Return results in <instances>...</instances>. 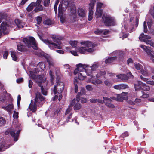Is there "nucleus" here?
<instances>
[{"instance_id":"1","label":"nucleus","mask_w":154,"mask_h":154,"mask_svg":"<svg viewBox=\"0 0 154 154\" xmlns=\"http://www.w3.org/2000/svg\"><path fill=\"white\" fill-rule=\"evenodd\" d=\"M88 66V65L79 64L77 65V68L74 70V73L75 75L78 74V79L80 80H84L85 77V74L92 77L93 76L92 73L93 71L92 70L91 67L85 69L86 67Z\"/></svg>"},{"instance_id":"2","label":"nucleus","mask_w":154,"mask_h":154,"mask_svg":"<svg viewBox=\"0 0 154 154\" xmlns=\"http://www.w3.org/2000/svg\"><path fill=\"white\" fill-rule=\"evenodd\" d=\"M45 98L39 93L36 94V97L34 100H32L29 107L30 110L33 112H35L37 108V106H41L44 101Z\"/></svg>"},{"instance_id":"3","label":"nucleus","mask_w":154,"mask_h":154,"mask_svg":"<svg viewBox=\"0 0 154 154\" xmlns=\"http://www.w3.org/2000/svg\"><path fill=\"white\" fill-rule=\"evenodd\" d=\"M80 43L83 46L79 48L78 51L81 54H84L86 52L92 53L96 49L95 48L96 45L91 42L84 41L81 42Z\"/></svg>"},{"instance_id":"4","label":"nucleus","mask_w":154,"mask_h":154,"mask_svg":"<svg viewBox=\"0 0 154 154\" xmlns=\"http://www.w3.org/2000/svg\"><path fill=\"white\" fill-rule=\"evenodd\" d=\"M52 39L54 42H53L52 41L48 40H45L44 41V42L51 49H54V48L61 49L62 43L60 40L63 39V38L53 36L52 37Z\"/></svg>"},{"instance_id":"5","label":"nucleus","mask_w":154,"mask_h":154,"mask_svg":"<svg viewBox=\"0 0 154 154\" xmlns=\"http://www.w3.org/2000/svg\"><path fill=\"white\" fill-rule=\"evenodd\" d=\"M102 19L106 26H112L116 25V22L114 18L107 14L103 15Z\"/></svg>"},{"instance_id":"6","label":"nucleus","mask_w":154,"mask_h":154,"mask_svg":"<svg viewBox=\"0 0 154 154\" xmlns=\"http://www.w3.org/2000/svg\"><path fill=\"white\" fill-rule=\"evenodd\" d=\"M23 41L28 48L32 47L35 50L37 49V45L33 37H30L28 38H24Z\"/></svg>"},{"instance_id":"7","label":"nucleus","mask_w":154,"mask_h":154,"mask_svg":"<svg viewBox=\"0 0 154 154\" xmlns=\"http://www.w3.org/2000/svg\"><path fill=\"white\" fill-rule=\"evenodd\" d=\"M151 37L149 36L145 35L142 33L139 37V39L141 41L145 42L147 45H150V46L154 48V42L149 40Z\"/></svg>"},{"instance_id":"8","label":"nucleus","mask_w":154,"mask_h":154,"mask_svg":"<svg viewBox=\"0 0 154 154\" xmlns=\"http://www.w3.org/2000/svg\"><path fill=\"white\" fill-rule=\"evenodd\" d=\"M57 85H55L53 89L54 94H55L57 92L58 94L61 93L63 91L64 88L63 83L58 80L57 81Z\"/></svg>"},{"instance_id":"9","label":"nucleus","mask_w":154,"mask_h":154,"mask_svg":"<svg viewBox=\"0 0 154 154\" xmlns=\"http://www.w3.org/2000/svg\"><path fill=\"white\" fill-rule=\"evenodd\" d=\"M139 46L147 53L148 55L149 56L151 60L154 63V51H151L149 48L150 47L146 46L144 45H140Z\"/></svg>"},{"instance_id":"10","label":"nucleus","mask_w":154,"mask_h":154,"mask_svg":"<svg viewBox=\"0 0 154 154\" xmlns=\"http://www.w3.org/2000/svg\"><path fill=\"white\" fill-rule=\"evenodd\" d=\"M128 93L123 92L122 93L117 95L116 98L114 97H111L112 99H115L119 101H123V100H127L128 99Z\"/></svg>"},{"instance_id":"11","label":"nucleus","mask_w":154,"mask_h":154,"mask_svg":"<svg viewBox=\"0 0 154 154\" xmlns=\"http://www.w3.org/2000/svg\"><path fill=\"white\" fill-rule=\"evenodd\" d=\"M79 100V98L76 97V99H73L70 103V106H74V109L75 110L80 109L81 108V106L79 103H78Z\"/></svg>"},{"instance_id":"12","label":"nucleus","mask_w":154,"mask_h":154,"mask_svg":"<svg viewBox=\"0 0 154 154\" xmlns=\"http://www.w3.org/2000/svg\"><path fill=\"white\" fill-rule=\"evenodd\" d=\"M2 26L0 27V38L3 34L6 35L8 33V31L6 30L9 28L8 24L6 23H2Z\"/></svg>"},{"instance_id":"13","label":"nucleus","mask_w":154,"mask_h":154,"mask_svg":"<svg viewBox=\"0 0 154 154\" xmlns=\"http://www.w3.org/2000/svg\"><path fill=\"white\" fill-rule=\"evenodd\" d=\"M43 75L37 76L35 75H31V77L33 79H34L35 82L38 84L39 86H41V83L44 82Z\"/></svg>"},{"instance_id":"14","label":"nucleus","mask_w":154,"mask_h":154,"mask_svg":"<svg viewBox=\"0 0 154 154\" xmlns=\"http://www.w3.org/2000/svg\"><path fill=\"white\" fill-rule=\"evenodd\" d=\"M68 0H63L59 5L58 10H66L68 6Z\"/></svg>"},{"instance_id":"15","label":"nucleus","mask_w":154,"mask_h":154,"mask_svg":"<svg viewBox=\"0 0 154 154\" xmlns=\"http://www.w3.org/2000/svg\"><path fill=\"white\" fill-rule=\"evenodd\" d=\"M88 79L89 80L88 81V82H91L96 85H98L102 83V82L101 80L98 79L97 78H96L93 76Z\"/></svg>"},{"instance_id":"16","label":"nucleus","mask_w":154,"mask_h":154,"mask_svg":"<svg viewBox=\"0 0 154 154\" xmlns=\"http://www.w3.org/2000/svg\"><path fill=\"white\" fill-rule=\"evenodd\" d=\"M20 132V130H13L10 132V134L11 136L14 137V140L15 141H17L18 140L19 134Z\"/></svg>"},{"instance_id":"17","label":"nucleus","mask_w":154,"mask_h":154,"mask_svg":"<svg viewBox=\"0 0 154 154\" xmlns=\"http://www.w3.org/2000/svg\"><path fill=\"white\" fill-rule=\"evenodd\" d=\"M58 17L60 18V21L62 23L65 21L66 16L64 13V10H58Z\"/></svg>"},{"instance_id":"18","label":"nucleus","mask_w":154,"mask_h":154,"mask_svg":"<svg viewBox=\"0 0 154 154\" xmlns=\"http://www.w3.org/2000/svg\"><path fill=\"white\" fill-rule=\"evenodd\" d=\"M42 0H37L35 3V8L34 10H43V6L41 4Z\"/></svg>"},{"instance_id":"19","label":"nucleus","mask_w":154,"mask_h":154,"mask_svg":"<svg viewBox=\"0 0 154 154\" xmlns=\"http://www.w3.org/2000/svg\"><path fill=\"white\" fill-rule=\"evenodd\" d=\"M45 57L47 59V61L48 62L49 66H54V63L53 61V59L51 57L48 55L45 56Z\"/></svg>"},{"instance_id":"20","label":"nucleus","mask_w":154,"mask_h":154,"mask_svg":"<svg viewBox=\"0 0 154 154\" xmlns=\"http://www.w3.org/2000/svg\"><path fill=\"white\" fill-rule=\"evenodd\" d=\"M15 22L16 25L19 28H23L25 24L22 22L19 19H16L15 20Z\"/></svg>"},{"instance_id":"21","label":"nucleus","mask_w":154,"mask_h":154,"mask_svg":"<svg viewBox=\"0 0 154 154\" xmlns=\"http://www.w3.org/2000/svg\"><path fill=\"white\" fill-rule=\"evenodd\" d=\"M143 83L141 81H137L134 84L135 90H141Z\"/></svg>"},{"instance_id":"22","label":"nucleus","mask_w":154,"mask_h":154,"mask_svg":"<svg viewBox=\"0 0 154 154\" xmlns=\"http://www.w3.org/2000/svg\"><path fill=\"white\" fill-rule=\"evenodd\" d=\"M116 77L118 79L122 80H127L128 79V76L124 74H119L116 75Z\"/></svg>"},{"instance_id":"23","label":"nucleus","mask_w":154,"mask_h":154,"mask_svg":"<svg viewBox=\"0 0 154 154\" xmlns=\"http://www.w3.org/2000/svg\"><path fill=\"white\" fill-rule=\"evenodd\" d=\"M97 5L96 10H101V9L104 8L106 6V5L101 2L97 3Z\"/></svg>"},{"instance_id":"24","label":"nucleus","mask_w":154,"mask_h":154,"mask_svg":"<svg viewBox=\"0 0 154 154\" xmlns=\"http://www.w3.org/2000/svg\"><path fill=\"white\" fill-rule=\"evenodd\" d=\"M96 2V0H91L89 4V10H93Z\"/></svg>"},{"instance_id":"25","label":"nucleus","mask_w":154,"mask_h":154,"mask_svg":"<svg viewBox=\"0 0 154 154\" xmlns=\"http://www.w3.org/2000/svg\"><path fill=\"white\" fill-rule=\"evenodd\" d=\"M116 57H117L116 56L108 58L107 59H106L105 60V63L106 64H109L112 62L114 60L116 59Z\"/></svg>"},{"instance_id":"26","label":"nucleus","mask_w":154,"mask_h":154,"mask_svg":"<svg viewBox=\"0 0 154 154\" xmlns=\"http://www.w3.org/2000/svg\"><path fill=\"white\" fill-rule=\"evenodd\" d=\"M140 78L143 81L146 82V83L151 85H154V81H148V79L143 77L142 75L140 76Z\"/></svg>"},{"instance_id":"27","label":"nucleus","mask_w":154,"mask_h":154,"mask_svg":"<svg viewBox=\"0 0 154 154\" xmlns=\"http://www.w3.org/2000/svg\"><path fill=\"white\" fill-rule=\"evenodd\" d=\"M13 104H10L6 106H3L2 108L3 109L6 110L8 111H11L13 109Z\"/></svg>"},{"instance_id":"28","label":"nucleus","mask_w":154,"mask_h":154,"mask_svg":"<svg viewBox=\"0 0 154 154\" xmlns=\"http://www.w3.org/2000/svg\"><path fill=\"white\" fill-rule=\"evenodd\" d=\"M112 55H118L119 57H122L123 55V53L122 51H115L112 53Z\"/></svg>"},{"instance_id":"29","label":"nucleus","mask_w":154,"mask_h":154,"mask_svg":"<svg viewBox=\"0 0 154 154\" xmlns=\"http://www.w3.org/2000/svg\"><path fill=\"white\" fill-rule=\"evenodd\" d=\"M85 93L86 91L85 88H84L82 87L81 88L80 92H78L76 96H78V97L79 98V96L85 94Z\"/></svg>"},{"instance_id":"30","label":"nucleus","mask_w":154,"mask_h":154,"mask_svg":"<svg viewBox=\"0 0 154 154\" xmlns=\"http://www.w3.org/2000/svg\"><path fill=\"white\" fill-rule=\"evenodd\" d=\"M99 65L97 62H94L92 66H91V68L92 71H95L98 67Z\"/></svg>"},{"instance_id":"31","label":"nucleus","mask_w":154,"mask_h":154,"mask_svg":"<svg viewBox=\"0 0 154 154\" xmlns=\"http://www.w3.org/2000/svg\"><path fill=\"white\" fill-rule=\"evenodd\" d=\"M134 66L135 68L137 70H142L143 68V66L141 64L137 63H134Z\"/></svg>"},{"instance_id":"32","label":"nucleus","mask_w":154,"mask_h":154,"mask_svg":"<svg viewBox=\"0 0 154 154\" xmlns=\"http://www.w3.org/2000/svg\"><path fill=\"white\" fill-rule=\"evenodd\" d=\"M54 23V22L50 19H47L43 22L44 24L50 25Z\"/></svg>"},{"instance_id":"33","label":"nucleus","mask_w":154,"mask_h":154,"mask_svg":"<svg viewBox=\"0 0 154 154\" xmlns=\"http://www.w3.org/2000/svg\"><path fill=\"white\" fill-rule=\"evenodd\" d=\"M37 66L38 68H39L42 70H44L45 68V65L44 63L41 62H39L38 63Z\"/></svg>"},{"instance_id":"34","label":"nucleus","mask_w":154,"mask_h":154,"mask_svg":"<svg viewBox=\"0 0 154 154\" xmlns=\"http://www.w3.org/2000/svg\"><path fill=\"white\" fill-rule=\"evenodd\" d=\"M106 74V72L105 71H100L96 75L97 78H101L102 76L103 75Z\"/></svg>"},{"instance_id":"35","label":"nucleus","mask_w":154,"mask_h":154,"mask_svg":"<svg viewBox=\"0 0 154 154\" xmlns=\"http://www.w3.org/2000/svg\"><path fill=\"white\" fill-rule=\"evenodd\" d=\"M150 87L146 84L143 83L141 90L144 91H149L150 90Z\"/></svg>"},{"instance_id":"36","label":"nucleus","mask_w":154,"mask_h":154,"mask_svg":"<svg viewBox=\"0 0 154 154\" xmlns=\"http://www.w3.org/2000/svg\"><path fill=\"white\" fill-rule=\"evenodd\" d=\"M11 55L13 60L17 61V57L16 53L14 51H12L11 52Z\"/></svg>"},{"instance_id":"37","label":"nucleus","mask_w":154,"mask_h":154,"mask_svg":"<svg viewBox=\"0 0 154 154\" xmlns=\"http://www.w3.org/2000/svg\"><path fill=\"white\" fill-rule=\"evenodd\" d=\"M102 10H96L95 12V15L97 18L101 17L102 14Z\"/></svg>"},{"instance_id":"38","label":"nucleus","mask_w":154,"mask_h":154,"mask_svg":"<svg viewBox=\"0 0 154 154\" xmlns=\"http://www.w3.org/2000/svg\"><path fill=\"white\" fill-rule=\"evenodd\" d=\"M35 7V2H32L28 6L26 10H33Z\"/></svg>"},{"instance_id":"39","label":"nucleus","mask_w":154,"mask_h":154,"mask_svg":"<svg viewBox=\"0 0 154 154\" xmlns=\"http://www.w3.org/2000/svg\"><path fill=\"white\" fill-rule=\"evenodd\" d=\"M54 72L51 70H50L49 72V75L51 77V82L52 85L53 84V80L54 78Z\"/></svg>"},{"instance_id":"40","label":"nucleus","mask_w":154,"mask_h":154,"mask_svg":"<svg viewBox=\"0 0 154 154\" xmlns=\"http://www.w3.org/2000/svg\"><path fill=\"white\" fill-rule=\"evenodd\" d=\"M43 1L44 6L46 7H49L50 5V0H43Z\"/></svg>"},{"instance_id":"41","label":"nucleus","mask_w":154,"mask_h":154,"mask_svg":"<svg viewBox=\"0 0 154 154\" xmlns=\"http://www.w3.org/2000/svg\"><path fill=\"white\" fill-rule=\"evenodd\" d=\"M93 10H89L88 17V20L89 21L91 20L93 18Z\"/></svg>"},{"instance_id":"42","label":"nucleus","mask_w":154,"mask_h":154,"mask_svg":"<svg viewBox=\"0 0 154 154\" xmlns=\"http://www.w3.org/2000/svg\"><path fill=\"white\" fill-rule=\"evenodd\" d=\"M78 13L79 16L82 17H84L85 14V10H78Z\"/></svg>"},{"instance_id":"43","label":"nucleus","mask_w":154,"mask_h":154,"mask_svg":"<svg viewBox=\"0 0 154 154\" xmlns=\"http://www.w3.org/2000/svg\"><path fill=\"white\" fill-rule=\"evenodd\" d=\"M141 101L140 99H135V101H132L131 100H129L128 101V103L131 105H134L135 104L136 102H140Z\"/></svg>"},{"instance_id":"44","label":"nucleus","mask_w":154,"mask_h":154,"mask_svg":"<svg viewBox=\"0 0 154 154\" xmlns=\"http://www.w3.org/2000/svg\"><path fill=\"white\" fill-rule=\"evenodd\" d=\"M78 42L76 41H71L69 42L70 45L72 47L75 48L76 47Z\"/></svg>"},{"instance_id":"45","label":"nucleus","mask_w":154,"mask_h":154,"mask_svg":"<svg viewBox=\"0 0 154 154\" xmlns=\"http://www.w3.org/2000/svg\"><path fill=\"white\" fill-rule=\"evenodd\" d=\"M18 50L20 51H24V46L21 44H19L17 46Z\"/></svg>"},{"instance_id":"46","label":"nucleus","mask_w":154,"mask_h":154,"mask_svg":"<svg viewBox=\"0 0 154 154\" xmlns=\"http://www.w3.org/2000/svg\"><path fill=\"white\" fill-rule=\"evenodd\" d=\"M103 30L99 29H97L94 31V33L97 35H100L102 34Z\"/></svg>"},{"instance_id":"47","label":"nucleus","mask_w":154,"mask_h":154,"mask_svg":"<svg viewBox=\"0 0 154 154\" xmlns=\"http://www.w3.org/2000/svg\"><path fill=\"white\" fill-rule=\"evenodd\" d=\"M77 82V79L75 78L74 80V83L75 85V93H77L78 91V87L77 84H76V82Z\"/></svg>"},{"instance_id":"48","label":"nucleus","mask_w":154,"mask_h":154,"mask_svg":"<svg viewBox=\"0 0 154 154\" xmlns=\"http://www.w3.org/2000/svg\"><path fill=\"white\" fill-rule=\"evenodd\" d=\"M7 15L5 14L0 13V23L2 22V19H5Z\"/></svg>"},{"instance_id":"49","label":"nucleus","mask_w":154,"mask_h":154,"mask_svg":"<svg viewBox=\"0 0 154 154\" xmlns=\"http://www.w3.org/2000/svg\"><path fill=\"white\" fill-rule=\"evenodd\" d=\"M5 123V119L2 117H0V126L4 125Z\"/></svg>"},{"instance_id":"50","label":"nucleus","mask_w":154,"mask_h":154,"mask_svg":"<svg viewBox=\"0 0 154 154\" xmlns=\"http://www.w3.org/2000/svg\"><path fill=\"white\" fill-rule=\"evenodd\" d=\"M90 101L91 103H95L97 102H98L99 103H102V100H100L99 99H91L90 100Z\"/></svg>"},{"instance_id":"51","label":"nucleus","mask_w":154,"mask_h":154,"mask_svg":"<svg viewBox=\"0 0 154 154\" xmlns=\"http://www.w3.org/2000/svg\"><path fill=\"white\" fill-rule=\"evenodd\" d=\"M104 84L105 85L108 86H111L112 83V82L107 80H106L104 81Z\"/></svg>"},{"instance_id":"52","label":"nucleus","mask_w":154,"mask_h":154,"mask_svg":"<svg viewBox=\"0 0 154 154\" xmlns=\"http://www.w3.org/2000/svg\"><path fill=\"white\" fill-rule=\"evenodd\" d=\"M42 18L40 16H38L37 17L36 21L38 24H40L42 22Z\"/></svg>"},{"instance_id":"53","label":"nucleus","mask_w":154,"mask_h":154,"mask_svg":"<svg viewBox=\"0 0 154 154\" xmlns=\"http://www.w3.org/2000/svg\"><path fill=\"white\" fill-rule=\"evenodd\" d=\"M9 146H6L5 147V146L4 144L2 145L1 146H0V151H2L5 150L8 148Z\"/></svg>"},{"instance_id":"54","label":"nucleus","mask_w":154,"mask_h":154,"mask_svg":"<svg viewBox=\"0 0 154 154\" xmlns=\"http://www.w3.org/2000/svg\"><path fill=\"white\" fill-rule=\"evenodd\" d=\"M141 72L142 74L145 76L148 75V73L146 70H141Z\"/></svg>"},{"instance_id":"55","label":"nucleus","mask_w":154,"mask_h":154,"mask_svg":"<svg viewBox=\"0 0 154 154\" xmlns=\"http://www.w3.org/2000/svg\"><path fill=\"white\" fill-rule=\"evenodd\" d=\"M128 87L126 85L124 84H120V90L128 88Z\"/></svg>"},{"instance_id":"56","label":"nucleus","mask_w":154,"mask_h":154,"mask_svg":"<svg viewBox=\"0 0 154 154\" xmlns=\"http://www.w3.org/2000/svg\"><path fill=\"white\" fill-rule=\"evenodd\" d=\"M86 89L89 91H92L93 90V88L92 86L90 85H88L86 86Z\"/></svg>"},{"instance_id":"57","label":"nucleus","mask_w":154,"mask_h":154,"mask_svg":"<svg viewBox=\"0 0 154 154\" xmlns=\"http://www.w3.org/2000/svg\"><path fill=\"white\" fill-rule=\"evenodd\" d=\"M143 95L141 96V97L144 98H147L149 97V94L145 93L144 92H142Z\"/></svg>"},{"instance_id":"58","label":"nucleus","mask_w":154,"mask_h":154,"mask_svg":"<svg viewBox=\"0 0 154 154\" xmlns=\"http://www.w3.org/2000/svg\"><path fill=\"white\" fill-rule=\"evenodd\" d=\"M41 87V89L42 94L44 95H46L47 92V91L44 89L43 87L42 86H40Z\"/></svg>"},{"instance_id":"59","label":"nucleus","mask_w":154,"mask_h":154,"mask_svg":"<svg viewBox=\"0 0 154 154\" xmlns=\"http://www.w3.org/2000/svg\"><path fill=\"white\" fill-rule=\"evenodd\" d=\"M59 2V0H57L55 1L54 6V10H57V6Z\"/></svg>"},{"instance_id":"60","label":"nucleus","mask_w":154,"mask_h":154,"mask_svg":"<svg viewBox=\"0 0 154 154\" xmlns=\"http://www.w3.org/2000/svg\"><path fill=\"white\" fill-rule=\"evenodd\" d=\"M143 27H144V32H146L147 31V25L145 21L143 23Z\"/></svg>"},{"instance_id":"61","label":"nucleus","mask_w":154,"mask_h":154,"mask_svg":"<svg viewBox=\"0 0 154 154\" xmlns=\"http://www.w3.org/2000/svg\"><path fill=\"white\" fill-rule=\"evenodd\" d=\"M13 117L15 119H17L18 117V113L14 111L13 115Z\"/></svg>"},{"instance_id":"62","label":"nucleus","mask_w":154,"mask_h":154,"mask_svg":"<svg viewBox=\"0 0 154 154\" xmlns=\"http://www.w3.org/2000/svg\"><path fill=\"white\" fill-rule=\"evenodd\" d=\"M71 107V106H69L68 107V108L66 110V113H65L66 115L68 114L69 113H70V112L72 110V108Z\"/></svg>"},{"instance_id":"63","label":"nucleus","mask_w":154,"mask_h":154,"mask_svg":"<svg viewBox=\"0 0 154 154\" xmlns=\"http://www.w3.org/2000/svg\"><path fill=\"white\" fill-rule=\"evenodd\" d=\"M21 99L20 96L19 95L17 97V103L18 106L19 107L20 105V102Z\"/></svg>"},{"instance_id":"64","label":"nucleus","mask_w":154,"mask_h":154,"mask_svg":"<svg viewBox=\"0 0 154 154\" xmlns=\"http://www.w3.org/2000/svg\"><path fill=\"white\" fill-rule=\"evenodd\" d=\"M8 52L7 51H6L4 52V53L3 55V58L5 59H6L8 55Z\"/></svg>"}]
</instances>
